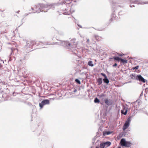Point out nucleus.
Wrapping results in <instances>:
<instances>
[{
	"instance_id": "obj_1",
	"label": "nucleus",
	"mask_w": 148,
	"mask_h": 148,
	"mask_svg": "<svg viewBox=\"0 0 148 148\" xmlns=\"http://www.w3.org/2000/svg\"><path fill=\"white\" fill-rule=\"evenodd\" d=\"M77 42L76 41L75 39H73L70 40V42H66V46L68 49L73 51L76 49Z\"/></svg>"
},
{
	"instance_id": "obj_2",
	"label": "nucleus",
	"mask_w": 148,
	"mask_h": 148,
	"mask_svg": "<svg viewBox=\"0 0 148 148\" xmlns=\"http://www.w3.org/2000/svg\"><path fill=\"white\" fill-rule=\"evenodd\" d=\"M120 143L121 146L126 147H129L131 145V143L128 141H126L124 138H122L120 141Z\"/></svg>"
},
{
	"instance_id": "obj_3",
	"label": "nucleus",
	"mask_w": 148,
	"mask_h": 148,
	"mask_svg": "<svg viewBox=\"0 0 148 148\" xmlns=\"http://www.w3.org/2000/svg\"><path fill=\"white\" fill-rule=\"evenodd\" d=\"M36 44L34 40H30L27 42L26 47L27 48H32V46Z\"/></svg>"
},
{
	"instance_id": "obj_4",
	"label": "nucleus",
	"mask_w": 148,
	"mask_h": 148,
	"mask_svg": "<svg viewBox=\"0 0 148 148\" xmlns=\"http://www.w3.org/2000/svg\"><path fill=\"white\" fill-rule=\"evenodd\" d=\"M130 121L131 119L130 118H129L127 119L123 127V130H125L129 127L130 125Z\"/></svg>"
},
{
	"instance_id": "obj_5",
	"label": "nucleus",
	"mask_w": 148,
	"mask_h": 148,
	"mask_svg": "<svg viewBox=\"0 0 148 148\" xmlns=\"http://www.w3.org/2000/svg\"><path fill=\"white\" fill-rule=\"evenodd\" d=\"M101 74L104 77V78L103 79L104 82L106 83L107 84H108L109 81L106 75L105 74L103 73H101Z\"/></svg>"
},
{
	"instance_id": "obj_6",
	"label": "nucleus",
	"mask_w": 148,
	"mask_h": 148,
	"mask_svg": "<svg viewBox=\"0 0 148 148\" xmlns=\"http://www.w3.org/2000/svg\"><path fill=\"white\" fill-rule=\"evenodd\" d=\"M137 77L139 81L142 82L144 83H145V79L140 75H138Z\"/></svg>"
},
{
	"instance_id": "obj_7",
	"label": "nucleus",
	"mask_w": 148,
	"mask_h": 148,
	"mask_svg": "<svg viewBox=\"0 0 148 148\" xmlns=\"http://www.w3.org/2000/svg\"><path fill=\"white\" fill-rule=\"evenodd\" d=\"M127 109H126L125 107H123V110H121V113L126 115L127 113Z\"/></svg>"
},
{
	"instance_id": "obj_8",
	"label": "nucleus",
	"mask_w": 148,
	"mask_h": 148,
	"mask_svg": "<svg viewBox=\"0 0 148 148\" xmlns=\"http://www.w3.org/2000/svg\"><path fill=\"white\" fill-rule=\"evenodd\" d=\"M112 133V132L104 131L103 132V135L104 136H105L106 135H108L109 134H110Z\"/></svg>"
},
{
	"instance_id": "obj_9",
	"label": "nucleus",
	"mask_w": 148,
	"mask_h": 148,
	"mask_svg": "<svg viewBox=\"0 0 148 148\" xmlns=\"http://www.w3.org/2000/svg\"><path fill=\"white\" fill-rule=\"evenodd\" d=\"M135 2L136 3L142 4H146V3H148V2H142V1H135Z\"/></svg>"
},
{
	"instance_id": "obj_10",
	"label": "nucleus",
	"mask_w": 148,
	"mask_h": 148,
	"mask_svg": "<svg viewBox=\"0 0 148 148\" xmlns=\"http://www.w3.org/2000/svg\"><path fill=\"white\" fill-rule=\"evenodd\" d=\"M42 101L45 105L49 104V101L47 99L44 100Z\"/></svg>"
},
{
	"instance_id": "obj_11",
	"label": "nucleus",
	"mask_w": 148,
	"mask_h": 148,
	"mask_svg": "<svg viewBox=\"0 0 148 148\" xmlns=\"http://www.w3.org/2000/svg\"><path fill=\"white\" fill-rule=\"evenodd\" d=\"M104 143L105 146H106V147L110 146L111 144V143L109 141H107L106 142H104Z\"/></svg>"
},
{
	"instance_id": "obj_12",
	"label": "nucleus",
	"mask_w": 148,
	"mask_h": 148,
	"mask_svg": "<svg viewBox=\"0 0 148 148\" xmlns=\"http://www.w3.org/2000/svg\"><path fill=\"white\" fill-rule=\"evenodd\" d=\"M98 84L100 85L102 82V79L101 78H100L98 79Z\"/></svg>"
},
{
	"instance_id": "obj_13",
	"label": "nucleus",
	"mask_w": 148,
	"mask_h": 148,
	"mask_svg": "<svg viewBox=\"0 0 148 148\" xmlns=\"http://www.w3.org/2000/svg\"><path fill=\"white\" fill-rule=\"evenodd\" d=\"M39 105L40 109H42L43 107V106L45 105V104H44V103H42V101L41 103H39Z\"/></svg>"
},
{
	"instance_id": "obj_14",
	"label": "nucleus",
	"mask_w": 148,
	"mask_h": 148,
	"mask_svg": "<svg viewBox=\"0 0 148 148\" xmlns=\"http://www.w3.org/2000/svg\"><path fill=\"white\" fill-rule=\"evenodd\" d=\"M106 146L104 143H101L100 144V148H104V147Z\"/></svg>"
},
{
	"instance_id": "obj_15",
	"label": "nucleus",
	"mask_w": 148,
	"mask_h": 148,
	"mask_svg": "<svg viewBox=\"0 0 148 148\" xmlns=\"http://www.w3.org/2000/svg\"><path fill=\"white\" fill-rule=\"evenodd\" d=\"M88 65L90 66H93L94 65L92 64V62L91 61H89L88 62Z\"/></svg>"
},
{
	"instance_id": "obj_16",
	"label": "nucleus",
	"mask_w": 148,
	"mask_h": 148,
	"mask_svg": "<svg viewBox=\"0 0 148 148\" xmlns=\"http://www.w3.org/2000/svg\"><path fill=\"white\" fill-rule=\"evenodd\" d=\"M113 58L116 60L119 61L120 60L121 58L118 57H114Z\"/></svg>"
},
{
	"instance_id": "obj_17",
	"label": "nucleus",
	"mask_w": 148,
	"mask_h": 148,
	"mask_svg": "<svg viewBox=\"0 0 148 148\" xmlns=\"http://www.w3.org/2000/svg\"><path fill=\"white\" fill-rule=\"evenodd\" d=\"M72 0H65V3L67 4H70L71 3Z\"/></svg>"
},
{
	"instance_id": "obj_18",
	"label": "nucleus",
	"mask_w": 148,
	"mask_h": 148,
	"mask_svg": "<svg viewBox=\"0 0 148 148\" xmlns=\"http://www.w3.org/2000/svg\"><path fill=\"white\" fill-rule=\"evenodd\" d=\"M120 61L123 63H127V60L122 59L121 58Z\"/></svg>"
},
{
	"instance_id": "obj_19",
	"label": "nucleus",
	"mask_w": 148,
	"mask_h": 148,
	"mask_svg": "<svg viewBox=\"0 0 148 148\" xmlns=\"http://www.w3.org/2000/svg\"><path fill=\"white\" fill-rule=\"evenodd\" d=\"M94 102L95 103H99V101L97 98H96L95 99Z\"/></svg>"
},
{
	"instance_id": "obj_20",
	"label": "nucleus",
	"mask_w": 148,
	"mask_h": 148,
	"mask_svg": "<svg viewBox=\"0 0 148 148\" xmlns=\"http://www.w3.org/2000/svg\"><path fill=\"white\" fill-rule=\"evenodd\" d=\"M75 82H77L79 84H80L81 82L80 81L77 79H76L75 80Z\"/></svg>"
},
{
	"instance_id": "obj_21",
	"label": "nucleus",
	"mask_w": 148,
	"mask_h": 148,
	"mask_svg": "<svg viewBox=\"0 0 148 148\" xmlns=\"http://www.w3.org/2000/svg\"><path fill=\"white\" fill-rule=\"evenodd\" d=\"M99 98H102L104 97L105 96V95L103 94H102L101 95H99Z\"/></svg>"
},
{
	"instance_id": "obj_22",
	"label": "nucleus",
	"mask_w": 148,
	"mask_h": 148,
	"mask_svg": "<svg viewBox=\"0 0 148 148\" xmlns=\"http://www.w3.org/2000/svg\"><path fill=\"white\" fill-rule=\"evenodd\" d=\"M105 102L107 104H108L109 102L108 100L107 99H105L104 100Z\"/></svg>"
},
{
	"instance_id": "obj_23",
	"label": "nucleus",
	"mask_w": 148,
	"mask_h": 148,
	"mask_svg": "<svg viewBox=\"0 0 148 148\" xmlns=\"http://www.w3.org/2000/svg\"><path fill=\"white\" fill-rule=\"evenodd\" d=\"M73 11H71L70 12H69V13H67L66 14H71V13L72 12H73ZM65 14H66V12H65Z\"/></svg>"
},
{
	"instance_id": "obj_24",
	"label": "nucleus",
	"mask_w": 148,
	"mask_h": 148,
	"mask_svg": "<svg viewBox=\"0 0 148 148\" xmlns=\"http://www.w3.org/2000/svg\"><path fill=\"white\" fill-rule=\"evenodd\" d=\"M139 66H136L134 68V69H138Z\"/></svg>"
},
{
	"instance_id": "obj_25",
	"label": "nucleus",
	"mask_w": 148,
	"mask_h": 148,
	"mask_svg": "<svg viewBox=\"0 0 148 148\" xmlns=\"http://www.w3.org/2000/svg\"><path fill=\"white\" fill-rule=\"evenodd\" d=\"M117 65V64L116 63H115L114 65H113V67H114L116 66Z\"/></svg>"
},
{
	"instance_id": "obj_26",
	"label": "nucleus",
	"mask_w": 148,
	"mask_h": 148,
	"mask_svg": "<svg viewBox=\"0 0 148 148\" xmlns=\"http://www.w3.org/2000/svg\"><path fill=\"white\" fill-rule=\"evenodd\" d=\"M11 52L12 53L13 52V51L14 50H15V49H13L12 48H11Z\"/></svg>"
},
{
	"instance_id": "obj_27",
	"label": "nucleus",
	"mask_w": 148,
	"mask_h": 148,
	"mask_svg": "<svg viewBox=\"0 0 148 148\" xmlns=\"http://www.w3.org/2000/svg\"><path fill=\"white\" fill-rule=\"evenodd\" d=\"M130 7H134V6L133 5H130Z\"/></svg>"
},
{
	"instance_id": "obj_28",
	"label": "nucleus",
	"mask_w": 148,
	"mask_h": 148,
	"mask_svg": "<svg viewBox=\"0 0 148 148\" xmlns=\"http://www.w3.org/2000/svg\"><path fill=\"white\" fill-rule=\"evenodd\" d=\"M89 39H88L87 40V42L88 43V42H89Z\"/></svg>"
},
{
	"instance_id": "obj_29",
	"label": "nucleus",
	"mask_w": 148,
	"mask_h": 148,
	"mask_svg": "<svg viewBox=\"0 0 148 148\" xmlns=\"http://www.w3.org/2000/svg\"><path fill=\"white\" fill-rule=\"evenodd\" d=\"M96 148H99V147H96Z\"/></svg>"
},
{
	"instance_id": "obj_30",
	"label": "nucleus",
	"mask_w": 148,
	"mask_h": 148,
	"mask_svg": "<svg viewBox=\"0 0 148 148\" xmlns=\"http://www.w3.org/2000/svg\"><path fill=\"white\" fill-rule=\"evenodd\" d=\"M120 56H122V55H119Z\"/></svg>"
},
{
	"instance_id": "obj_31",
	"label": "nucleus",
	"mask_w": 148,
	"mask_h": 148,
	"mask_svg": "<svg viewBox=\"0 0 148 148\" xmlns=\"http://www.w3.org/2000/svg\"><path fill=\"white\" fill-rule=\"evenodd\" d=\"M118 148H120V147H118Z\"/></svg>"
}]
</instances>
